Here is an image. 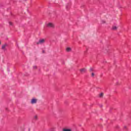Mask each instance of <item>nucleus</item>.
<instances>
[{"label":"nucleus","instance_id":"4","mask_svg":"<svg viewBox=\"0 0 131 131\" xmlns=\"http://www.w3.org/2000/svg\"><path fill=\"white\" fill-rule=\"evenodd\" d=\"M86 71V69H81L80 70V72H81V73H85Z\"/></svg>","mask_w":131,"mask_h":131},{"label":"nucleus","instance_id":"10","mask_svg":"<svg viewBox=\"0 0 131 131\" xmlns=\"http://www.w3.org/2000/svg\"><path fill=\"white\" fill-rule=\"evenodd\" d=\"M103 95H104V94H103V93L100 94V97L101 98H102V97H103Z\"/></svg>","mask_w":131,"mask_h":131},{"label":"nucleus","instance_id":"11","mask_svg":"<svg viewBox=\"0 0 131 131\" xmlns=\"http://www.w3.org/2000/svg\"><path fill=\"white\" fill-rule=\"evenodd\" d=\"M36 68H37L36 66H35L33 67V69H36Z\"/></svg>","mask_w":131,"mask_h":131},{"label":"nucleus","instance_id":"5","mask_svg":"<svg viewBox=\"0 0 131 131\" xmlns=\"http://www.w3.org/2000/svg\"><path fill=\"white\" fill-rule=\"evenodd\" d=\"M62 131H72V130L71 129L64 128L62 129Z\"/></svg>","mask_w":131,"mask_h":131},{"label":"nucleus","instance_id":"15","mask_svg":"<svg viewBox=\"0 0 131 131\" xmlns=\"http://www.w3.org/2000/svg\"><path fill=\"white\" fill-rule=\"evenodd\" d=\"M102 23H105V21H102Z\"/></svg>","mask_w":131,"mask_h":131},{"label":"nucleus","instance_id":"13","mask_svg":"<svg viewBox=\"0 0 131 131\" xmlns=\"http://www.w3.org/2000/svg\"><path fill=\"white\" fill-rule=\"evenodd\" d=\"M92 76H95V74L94 73H92Z\"/></svg>","mask_w":131,"mask_h":131},{"label":"nucleus","instance_id":"14","mask_svg":"<svg viewBox=\"0 0 131 131\" xmlns=\"http://www.w3.org/2000/svg\"><path fill=\"white\" fill-rule=\"evenodd\" d=\"M90 71H93V69L92 68L90 69Z\"/></svg>","mask_w":131,"mask_h":131},{"label":"nucleus","instance_id":"6","mask_svg":"<svg viewBox=\"0 0 131 131\" xmlns=\"http://www.w3.org/2000/svg\"><path fill=\"white\" fill-rule=\"evenodd\" d=\"M7 47V45L6 44H5L4 45L2 46V50H3L4 51H5L6 50V47Z\"/></svg>","mask_w":131,"mask_h":131},{"label":"nucleus","instance_id":"8","mask_svg":"<svg viewBox=\"0 0 131 131\" xmlns=\"http://www.w3.org/2000/svg\"><path fill=\"white\" fill-rule=\"evenodd\" d=\"M117 27L116 26H113V30H117Z\"/></svg>","mask_w":131,"mask_h":131},{"label":"nucleus","instance_id":"2","mask_svg":"<svg viewBox=\"0 0 131 131\" xmlns=\"http://www.w3.org/2000/svg\"><path fill=\"white\" fill-rule=\"evenodd\" d=\"M36 103H37V99L33 98L31 100V104H36Z\"/></svg>","mask_w":131,"mask_h":131},{"label":"nucleus","instance_id":"16","mask_svg":"<svg viewBox=\"0 0 131 131\" xmlns=\"http://www.w3.org/2000/svg\"><path fill=\"white\" fill-rule=\"evenodd\" d=\"M124 127H125V128H126V126H125Z\"/></svg>","mask_w":131,"mask_h":131},{"label":"nucleus","instance_id":"1","mask_svg":"<svg viewBox=\"0 0 131 131\" xmlns=\"http://www.w3.org/2000/svg\"><path fill=\"white\" fill-rule=\"evenodd\" d=\"M47 26L49 28H54V27H55V25L52 23H49L47 24Z\"/></svg>","mask_w":131,"mask_h":131},{"label":"nucleus","instance_id":"7","mask_svg":"<svg viewBox=\"0 0 131 131\" xmlns=\"http://www.w3.org/2000/svg\"><path fill=\"white\" fill-rule=\"evenodd\" d=\"M66 51L67 52H71V49L69 47H68L67 49H66Z\"/></svg>","mask_w":131,"mask_h":131},{"label":"nucleus","instance_id":"17","mask_svg":"<svg viewBox=\"0 0 131 131\" xmlns=\"http://www.w3.org/2000/svg\"><path fill=\"white\" fill-rule=\"evenodd\" d=\"M0 45H1V41H0Z\"/></svg>","mask_w":131,"mask_h":131},{"label":"nucleus","instance_id":"3","mask_svg":"<svg viewBox=\"0 0 131 131\" xmlns=\"http://www.w3.org/2000/svg\"><path fill=\"white\" fill-rule=\"evenodd\" d=\"M45 41H46V40L44 39H41L38 42H37V45H42V43H45Z\"/></svg>","mask_w":131,"mask_h":131},{"label":"nucleus","instance_id":"12","mask_svg":"<svg viewBox=\"0 0 131 131\" xmlns=\"http://www.w3.org/2000/svg\"><path fill=\"white\" fill-rule=\"evenodd\" d=\"M9 25H13V23H12V22H9Z\"/></svg>","mask_w":131,"mask_h":131},{"label":"nucleus","instance_id":"9","mask_svg":"<svg viewBox=\"0 0 131 131\" xmlns=\"http://www.w3.org/2000/svg\"><path fill=\"white\" fill-rule=\"evenodd\" d=\"M34 119L35 120H37V119H38V117H37V116H35L34 117Z\"/></svg>","mask_w":131,"mask_h":131}]
</instances>
